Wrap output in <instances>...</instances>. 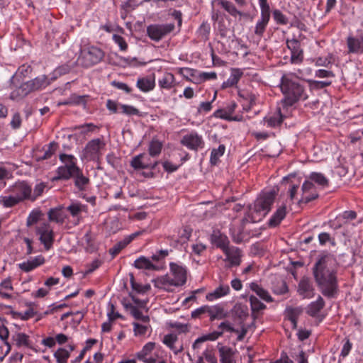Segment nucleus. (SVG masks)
<instances>
[{
  "instance_id": "18",
  "label": "nucleus",
  "mask_w": 363,
  "mask_h": 363,
  "mask_svg": "<svg viewBox=\"0 0 363 363\" xmlns=\"http://www.w3.org/2000/svg\"><path fill=\"white\" fill-rule=\"evenodd\" d=\"M297 292L303 298H311L313 297L314 288L308 278H303L298 283Z\"/></svg>"
},
{
  "instance_id": "62",
  "label": "nucleus",
  "mask_w": 363,
  "mask_h": 363,
  "mask_svg": "<svg viewBox=\"0 0 363 363\" xmlns=\"http://www.w3.org/2000/svg\"><path fill=\"white\" fill-rule=\"evenodd\" d=\"M112 38L114 43L118 45L121 50L125 51L127 50L128 44L121 35L113 34Z\"/></svg>"
},
{
  "instance_id": "24",
  "label": "nucleus",
  "mask_w": 363,
  "mask_h": 363,
  "mask_svg": "<svg viewBox=\"0 0 363 363\" xmlns=\"http://www.w3.org/2000/svg\"><path fill=\"white\" fill-rule=\"evenodd\" d=\"M211 241L212 244L222 250L226 248L230 243L228 237L218 230L213 231L211 235Z\"/></svg>"
},
{
  "instance_id": "13",
  "label": "nucleus",
  "mask_w": 363,
  "mask_h": 363,
  "mask_svg": "<svg viewBox=\"0 0 363 363\" xmlns=\"http://www.w3.org/2000/svg\"><path fill=\"white\" fill-rule=\"evenodd\" d=\"M261 9L260 18L258 19L255 28V34L261 37L265 31L266 27L270 19V9L269 4H259Z\"/></svg>"
},
{
  "instance_id": "5",
  "label": "nucleus",
  "mask_w": 363,
  "mask_h": 363,
  "mask_svg": "<svg viewBox=\"0 0 363 363\" xmlns=\"http://www.w3.org/2000/svg\"><path fill=\"white\" fill-rule=\"evenodd\" d=\"M104 52L95 45H84L81 48L79 55L75 61L76 65L90 68L102 61Z\"/></svg>"
},
{
  "instance_id": "36",
  "label": "nucleus",
  "mask_w": 363,
  "mask_h": 363,
  "mask_svg": "<svg viewBox=\"0 0 363 363\" xmlns=\"http://www.w3.org/2000/svg\"><path fill=\"white\" fill-rule=\"evenodd\" d=\"M174 76L170 72H165L158 80V85L161 89H170L174 85Z\"/></svg>"
},
{
  "instance_id": "41",
  "label": "nucleus",
  "mask_w": 363,
  "mask_h": 363,
  "mask_svg": "<svg viewBox=\"0 0 363 363\" xmlns=\"http://www.w3.org/2000/svg\"><path fill=\"white\" fill-rule=\"evenodd\" d=\"M33 91L38 90L46 87L49 82L48 78L45 75L35 77L34 79L28 81Z\"/></svg>"
},
{
  "instance_id": "37",
  "label": "nucleus",
  "mask_w": 363,
  "mask_h": 363,
  "mask_svg": "<svg viewBox=\"0 0 363 363\" xmlns=\"http://www.w3.org/2000/svg\"><path fill=\"white\" fill-rule=\"evenodd\" d=\"M243 72L240 69H233L228 79L223 82V87H232L238 84Z\"/></svg>"
},
{
  "instance_id": "55",
  "label": "nucleus",
  "mask_w": 363,
  "mask_h": 363,
  "mask_svg": "<svg viewBox=\"0 0 363 363\" xmlns=\"http://www.w3.org/2000/svg\"><path fill=\"white\" fill-rule=\"evenodd\" d=\"M133 332L135 336L138 335H144L148 329V323L140 324L137 322H134L133 323Z\"/></svg>"
},
{
  "instance_id": "16",
  "label": "nucleus",
  "mask_w": 363,
  "mask_h": 363,
  "mask_svg": "<svg viewBox=\"0 0 363 363\" xmlns=\"http://www.w3.org/2000/svg\"><path fill=\"white\" fill-rule=\"evenodd\" d=\"M170 270L172 279L176 286L184 285L186 281V269L178 264L171 263Z\"/></svg>"
},
{
  "instance_id": "61",
  "label": "nucleus",
  "mask_w": 363,
  "mask_h": 363,
  "mask_svg": "<svg viewBox=\"0 0 363 363\" xmlns=\"http://www.w3.org/2000/svg\"><path fill=\"white\" fill-rule=\"evenodd\" d=\"M168 255V250H161L156 252L150 257V259L152 262L159 264L158 263L164 259Z\"/></svg>"
},
{
  "instance_id": "52",
  "label": "nucleus",
  "mask_w": 363,
  "mask_h": 363,
  "mask_svg": "<svg viewBox=\"0 0 363 363\" xmlns=\"http://www.w3.org/2000/svg\"><path fill=\"white\" fill-rule=\"evenodd\" d=\"M304 179V182H308V178L300 172H294L285 176L282 178V182H293V181H301Z\"/></svg>"
},
{
  "instance_id": "3",
  "label": "nucleus",
  "mask_w": 363,
  "mask_h": 363,
  "mask_svg": "<svg viewBox=\"0 0 363 363\" xmlns=\"http://www.w3.org/2000/svg\"><path fill=\"white\" fill-rule=\"evenodd\" d=\"M279 86L284 96L283 101L286 106H292L298 101L308 99L304 87L294 80L292 74H284L281 78Z\"/></svg>"
},
{
  "instance_id": "29",
  "label": "nucleus",
  "mask_w": 363,
  "mask_h": 363,
  "mask_svg": "<svg viewBox=\"0 0 363 363\" xmlns=\"http://www.w3.org/2000/svg\"><path fill=\"white\" fill-rule=\"evenodd\" d=\"M249 288L263 301L267 303H271L274 301V299L269 294V291L264 289L261 285L258 284L257 283H250Z\"/></svg>"
},
{
  "instance_id": "35",
  "label": "nucleus",
  "mask_w": 363,
  "mask_h": 363,
  "mask_svg": "<svg viewBox=\"0 0 363 363\" xmlns=\"http://www.w3.org/2000/svg\"><path fill=\"white\" fill-rule=\"evenodd\" d=\"M312 62L316 67L330 68L334 63V56L333 54L328 53L325 56H320L312 59Z\"/></svg>"
},
{
  "instance_id": "48",
  "label": "nucleus",
  "mask_w": 363,
  "mask_h": 363,
  "mask_svg": "<svg viewBox=\"0 0 363 363\" xmlns=\"http://www.w3.org/2000/svg\"><path fill=\"white\" fill-rule=\"evenodd\" d=\"M214 116L217 118L225 119L230 121H239L241 120V118L239 116H230V114L228 113V110L225 109V108L217 110L214 113Z\"/></svg>"
},
{
  "instance_id": "58",
  "label": "nucleus",
  "mask_w": 363,
  "mask_h": 363,
  "mask_svg": "<svg viewBox=\"0 0 363 363\" xmlns=\"http://www.w3.org/2000/svg\"><path fill=\"white\" fill-rule=\"evenodd\" d=\"M12 172L9 167L4 164H0V180L11 179Z\"/></svg>"
},
{
  "instance_id": "39",
  "label": "nucleus",
  "mask_w": 363,
  "mask_h": 363,
  "mask_svg": "<svg viewBox=\"0 0 363 363\" xmlns=\"http://www.w3.org/2000/svg\"><path fill=\"white\" fill-rule=\"evenodd\" d=\"M325 302L322 297L318 296L315 301L311 303L307 309L308 313L311 316L316 315L323 308Z\"/></svg>"
},
{
  "instance_id": "7",
  "label": "nucleus",
  "mask_w": 363,
  "mask_h": 363,
  "mask_svg": "<svg viewBox=\"0 0 363 363\" xmlns=\"http://www.w3.org/2000/svg\"><path fill=\"white\" fill-rule=\"evenodd\" d=\"M106 150V143L101 138L89 141L82 150L79 157L82 161L98 162Z\"/></svg>"
},
{
  "instance_id": "56",
  "label": "nucleus",
  "mask_w": 363,
  "mask_h": 363,
  "mask_svg": "<svg viewBox=\"0 0 363 363\" xmlns=\"http://www.w3.org/2000/svg\"><path fill=\"white\" fill-rule=\"evenodd\" d=\"M120 108H121V113H123V114L129 116L140 115L139 110L133 106L122 104V106H121Z\"/></svg>"
},
{
  "instance_id": "43",
  "label": "nucleus",
  "mask_w": 363,
  "mask_h": 363,
  "mask_svg": "<svg viewBox=\"0 0 363 363\" xmlns=\"http://www.w3.org/2000/svg\"><path fill=\"white\" fill-rule=\"evenodd\" d=\"M54 357L57 363H67L70 357L69 351L65 348H59L55 353Z\"/></svg>"
},
{
  "instance_id": "32",
  "label": "nucleus",
  "mask_w": 363,
  "mask_h": 363,
  "mask_svg": "<svg viewBox=\"0 0 363 363\" xmlns=\"http://www.w3.org/2000/svg\"><path fill=\"white\" fill-rule=\"evenodd\" d=\"M220 363H234L233 357V350L227 346H223L220 343L218 344Z\"/></svg>"
},
{
  "instance_id": "53",
  "label": "nucleus",
  "mask_w": 363,
  "mask_h": 363,
  "mask_svg": "<svg viewBox=\"0 0 363 363\" xmlns=\"http://www.w3.org/2000/svg\"><path fill=\"white\" fill-rule=\"evenodd\" d=\"M130 284L133 290L135 291L138 293L144 294L150 290V286L149 284L147 285H141L135 281V279L133 274H130Z\"/></svg>"
},
{
  "instance_id": "38",
  "label": "nucleus",
  "mask_w": 363,
  "mask_h": 363,
  "mask_svg": "<svg viewBox=\"0 0 363 363\" xmlns=\"http://www.w3.org/2000/svg\"><path fill=\"white\" fill-rule=\"evenodd\" d=\"M67 211L70 213L72 216L75 219L74 224H79L80 221V214L84 210V206L79 203H72L67 208Z\"/></svg>"
},
{
  "instance_id": "57",
  "label": "nucleus",
  "mask_w": 363,
  "mask_h": 363,
  "mask_svg": "<svg viewBox=\"0 0 363 363\" xmlns=\"http://www.w3.org/2000/svg\"><path fill=\"white\" fill-rule=\"evenodd\" d=\"M330 68L319 69L315 71L314 76L317 78L329 79L335 77L334 73L329 69Z\"/></svg>"
},
{
  "instance_id": "27",
  "label": "nucleus",
  "mask_w": 363,
  "mask_h": 363,
  "mask_svg": "<svg viewBox=\"0 0 363 363\" xmlns=\"http://www.w3.org/2000/svg\"><path fill=\"white\" fill-rule=\"evenodd\" d=\"M208 315L210 320H221L228 317V312L225 311L224 308L220 305L216 304L213 306H208Z\"/></svg>"
},
{
  "instance_id": "8",
  "label": "nucleus",
  "mask_w": 363,
  "mask_h": 363,
  "mask_svg": "<svg viewBox=\"0 0 363 363\" xmlns=\"http://www.w3.org/2000/svg\"><path fill=\"white\" fill-rule=\"evenodd\" d=\"M174 29L173 23L151 24L147 27V34L152 40L158 42L167 36Z\"/></svg>"
},
{
  "instance_id": "63",
  "label": "nucleus",
  "mask_w": 363,
  "mask_h": 363,
  "mask_svg": "<svg viewBox=\"0 0 363 363\" xmlns=\"http://www.w3.org/2000/svg\"><path fill=\"white\" fill-rule=\"evenodd\" d=\"M208 306L204 305L193 311L191 315L192 318H201L203 315L208 314Z\"/></svg>"
},
{
  "instance_id": "31",
  "label": "nucleus",
  "mask_w": 363,
  "mask_h": 363,
  "mask_svg": "<svg viewBox=\"0 0 363 363\" xmlns=\"http://www.w3.org/2000/svg\"><path fill=\"white\" fill-rule=\"evenodd\" d=\"M137 87L143 92H148L155 86V76L139 78L137 81Z\"/></svg>"
},
{
  "instance_id": "6",
  "label": "nucleus",
  "mask_w": 363,
  "mask_h": 363,
  "mask_svg": "<svg viewBox=\"0 0 363 363\" xmlns=\"http://www.w3.org/2000/svg\"><path fill=\"white\" fill-rule=\"evenodd\" d=\"M60 160L63 165L59 167L57 169V174L55 179H79L81 173L79 167L77 166V158L72 155L61 154Z\"/></svg>"
},
{
  "instance_id": "23",
  "label": "nucleus",
  "mask_w": 363,
  "mask_h": 363,
  "mask_svg": "<svg viewBox=\"0 0 363 363\" xmlns=\"http://www.w3.org/2000/svg\"><path fill=\"white\" fill-rule=\"evenodd\" d=\"M211 5L213 9H215L216 7H220L233 16L241 14L232 2L226 0H213Z\"/></svg>"
},
{
  "instance_id": "34",
  "label": "nucleus",
  "mask_w": 363,
  "mask_h": 363,
  "mask_svg": "<svg viewBox=\"0 0 363 363\" xmlns=\"http://www.w3.org/2000/svg\"><path fill=\"white\" fill-rule=\"evenodd\" d=\"M48 216L50 221L60 224L63 223L65 219V215L62 211V207L50 209Z\"/></svg>"
},
{
  "instance_id": "28",
  "label": "nucleus",
  "mask_w": 363,
  "mask_h": 363,
  "mask_svg": "<svg viewBox=\"0 0 363 363\" xmlns=\"http://www.w3.org/2000/svg\"><path fill=\"white\" fill-rule=\"evenodd\" d=\"M153 283L155 287L167 291H172L173 290V287L176 286L174 284V281L172 279V277L169 275L157 277L153 281Z\"/></svg>"
},
{
  "instance_id": "44",
  "label": "nucleus",
  "mask_w": 363,
  "mask_h": 363,
  "mask_svg": "<svg viewBox=\"0 0 363 363\" xmlns=\"http://www.w3.org/2000/svg\"><path fill=\"white\" fill-rule=\"evenodd\" d=\"M313 189V183H303L302 185V191H303V196L302 200L305 202H309L313 199H315L318 195L315 194H309L308 191Z\"/></svg>"
},
{
  "instance_id": "42",
  "label": "nucleus",
  "mask_w": 363,
  "mask_h": 363,
  "mask_svg": "<svg viewBox=\"0 0 363 363\" xmlns=\"http://www.w3.org/2000/svg\"><path fill=\"white\" fill-rule=\"evenodd\" d=\"M130 314L134 317L135 319L140 320L143 323H148L150 318L148 315H143L142 312L135 306L130 305L129 307Z\"/></svg>"
},
{
  "instance_id": "9",
  "label": "nucleus",
  "mask_w": 363,
  "mask_h": 363,
  "mask_svg": "<svg viewBox=\"0 0 363 363\" xmlns=\"http://www.w3.org/2000/svg\"><path fill=\"white\" fill-rule=\"evenodd\" d=\"M36 234L39 236V240L46 250L52 247L55 234L50 223L47 222L40 223L36 228Z\"/></svg>"
},
{
  "instance_id": "60",
  "label": "nucleus",
  "mask_w": 363,
  "mask_h": 363,
  "mask_svg": "<svg viewBox=\"0 0 363 363\" xmlns=\"http://www.w3.org/2000/svg\"><path fill=\"white\" fill-rule=\"evenodd\" d=\"M41 216V212L39 210H33L30 212L27 218L26 223L28 226L36 223Z\"/></svg>"
},
{
  "instance_id": "17",
  "label": "nucleus",
  "mask_w": 363,
  "mask_h": 363,
  "mask_svg": "<svg viewBox=\"0 0 363 363\" xmlns=\"http://www.w3.org/2000/svg\"><path fill=\"white\" fill-rule=\"evenodd\" d=\"M225 255V262H228V267L238 266L241 262V251L236 247L228 246L223 250Z\"/></svg>"
},
{
  "instance_id": "47",
  "label": "nucleus",
  "mask_w": 363,
  "mask_h": 363,
  "mask_svg": "<svg viewBox=\"0 0 363 363\" xmlns=\"http://www.w3.org/2000/svg\"><path fill=\"white\" fill-rule=\"evenodd\" d=\"M162 144L159 140H152L149 145L148 152L151 157L158 156L162 151Z\"/></svg>"
},
{
  "instance_id": "59",
  "label": "nucleus",
  "mask_w": 363,
  "mask_h": 363,
  "mask_svg": "<svg viewBox=\"0 0 363 363\" xmlns=\"http://www.w3.org/2000/svg\"><path fill=\"white\" fill-rule=\"evenodd\" d=\"M56 150V144L50 143L46 149H45L42 155L38 157V160H47L50 159L55 153Z\"/></svg>"
},
{
  "instance_id": "15",
  "label": "nucleus",
  "mask_w": 363,
  "mask_h": 363,
  "mask_svg": "<svg viewBox=\"0 0 363 363\" xmlns=\"http://www.w3.org/2000/svg\"><path fill=\"white\" fill-rule=\"evenodd\" d=\"M157 162H152L150 156L145 153L139 154L133 157L130 161V166L134 169H153L156 167Z\"/></svg>"
},
{
  "instance_id": "50",
  "label": "nucleus",
  "mask_w": 363,
  "mask_h": 363,
  "mask_svg": "<svg viewBox=\"0 0 363 363\" xmlns=\"http://www.w3.org/2000/svg\"><path fill=\"white\" fill-rule=\"evenodd\" d=\"M308 83L311 89L319 90L330 86L332 82L329 80L318 81L309 79Z\"/></svg>"
},
{
  "instance_id": "33",
  "label": "nucleus",
  "mask_w": 363,
  "mask_h": 363,
  "mask_svg": "<svg viewBox=\"0 0 363 363\" xmlns=\"http://www.w3.org/2000/svg\"><path fill=\"white\" fill-rule=\"evenodd\" d=\"M13 288L11 278H6L0 283V296L5 299H10L12 297L11 291Z\"/></svg>"
},
{
  "instance_id": "4",
  "label": "nucleus",
  "mask_w": 363,
  "mask_h": 363,
  "mask_svg": "<svg viewBox=\"0 0 363 363\" xmlns=\"http://www.w3.org/2000/svg\"><path fill=\"white\" fill-rule=\"evenodd\" d=\"M218 328L222 330L213 331L196 339L192 345L193 349L196 350L200 348L201 345L204 342L216 340L223 335L225 331L236 334L237 340L242 341L245 338L248 330L247 326L242 321L240 323V328H235L233 325L228 320L220 323L218 325Z\"/></svg>"
},
{
  "instance_id": "10",
  "label": "nucleus",
  "mask_w": 363,
  "mask_h": 363,
  "mask_svg": "<svg viewBox=\"0 0 363 363\" xmlns=\"http://www.w3.org/2000/svg\"><path fill=\"white\" fill-rule=\"evenodd\" d=\"M28 191L25 183H19L16 186V193L13 195L1 196L0 203L6 208L13 207L30 196Z\"/></svg>"
},
{
  "instance_id": "45",
  "label": "nucleus",
  "mask_w": 363,
  "mask_h": 363,
  "mask_svg": "<svg viewBox=\"0 0 363 363\" xmlns=\"http://www.w3.org/2000/svg\"><path fill=\"white\" fill-rule=\"evenodd\" d=\"M272 290L274 294L277 295H282L288 291V287L284 281L279 279L276 283L273 284Z\"/></svg>"
},
{
  "instance_id": "51",
  "label": "nucleus",
  "mask_w": 363,
  "mask_h": 363,
  "mask_svg": "<svg viewBox=\"0 0 363 363\" xmlns=\"http://www.w3.org/2000/svg\"><path fill=\"white\" fill-rule=\"evenodd\" d=\"M249 301L253 312H258L266 308V306L254 295L250 296Z\"/></svg>"
},
{
  "instance_id": "22",
  "label": "nucleus",
  "mask_w": 363,
  "mask_h": 363,
  "mask_svg": "<svg viewBox=\"0 0 363 363\" xmlns=\"http://www.w3.org/2000/svg\"><path fill=\"white\" fill-rule=\"evenodd\" d=\"M283 118L284 116L279 108L274 113H269L264 118V125L269 128H277L281 124Z\"/></svg>"
},
{
  "instance_id": "14",
  "label": "nucleus",
  "mask_w": 363,
  "mask_h": 363,
  "mask_svg": "<svg viewBox=\"0 0 363 363\" xmlns=\"http://www.w3.org/2000/svg\"><path fill=\"white\" fill-rule=\"evenodd\" d=\"M155 347L156 344L155 342H148L143 347L141 350L135 354V357L144 363H156L158 355L156 354H152Z\"/></svg>"
},
{
  "instance_id": "1",
  "label": "nucleus",
  "mask_w": 363,
  "mask_h": 363,
  "mask_svg": "<svg viewBox=\"0 0 363 363\" xmlns=\"http://www.w3.org/2000/svg\"><path fill=\"white\" fill-rule=\"evenodd\" d=\"M337 263L330 254H322L313 267L315 281L321 293L328 298H333L337 293Z\"/></svg>"
},
{
  "instance_id": "11",
  "label": "nucleus",
  "mask_w": 363,
  "mask_h": 363,
  "mask_svg": "<svg viewBox=\"0 0 363 363\" xmlns=\"http://www.w3.org/2000/svg\"><path fill=\"white\" fill-rule=\"evenodd\" d=\"M181 144L191 150L196 151L203 147L204 141L197 132L191 131L182 137Z\"/></svg>"
},
{
  "instance_id": "25",
  "label": "nucleus",
  "mask_w": 363,
  "mask_h": 363,
  "mask_svg": "<svg viewBox=\"0 0 363 363\" xmlns=\"http://www.w3.org/2000/svg\"><path fill=\"white\" fill-rule=\"evenodd\" d=\"M44 262L45 258L42 255H38L33 258H30L26 262L20 263L18 267L21 270L28 272L42 265Z\"/></svg>"
},
{
  "instance_id": "54",
  "label": "nucleus",
  "mask_w": 363,
  "mask_h": 363,
  "mask_svg": "<svg viewBox=\"0 0 363 363\" xmlns=\"http://www.w3.org/2000/svg\"><path fill=\"white\" fill-rule=\"evenodd\" d=\"M216 91L214 94V96L211 100V101H206L201 102L198 106L197 111L199 113H208L212 109V102L215 101L216 98Z\"/></svg>"
},
{
  "instance_id": "46",
  "label": "nucleus",
  "mask_w": 363,
  "mask_h": 363,
  "mask_svg": "<svg viewBox=\"0 0 363 363\" xmlns=\"http://www.w3.org/2000/svg\"><path fill=\"white\" fill-rule=\"evenodd\" d=\"M225 150L224 145H220L218 148L213 149L211 152L210 162L212 164H216L219 158L223 155Z\"/></svg>"
},
{
  "instance_id": "49",
  "label": "nucleus",
  "mask_w": 363,
  "mask_h": 363,
  "mask_svg": "<svg viewBox=\"0 0 363 363\" xmlns=\"http://www.w3.org/2000/svg\"><path fill=\"white\" fill-rule=\"evenodd\" d=\"M13 341L18 347H28L29 337L25 333H18L13 336Z\"/></svg>"
},
{
  "instance_id": "21",
  "label": "nucleus",
  "mask_w": 363,
  "mask_h": 363,
  "mask_svg": "<svg viewBox=\"0 0 363 363\" xmlns=\"http://www.w3.org/2000/svg\"><path fill=\"white\" fill-rule=\"evenodd\" d=\"M347 44L349 53L363 52V35L357 37H348Z\"/></svg>"
},
{
  "instance_id": "2",
  "label": "nucleus",
  "mask_w": 363,
  "mask_h": 363,
  "mask_svg": "<svg viewBox=\"0 0 363 363\" xmlns=\"http://www.w3.org/2000/svg\"><path fill=\"white\" fill-rule=\"evenodd\" d=\"M277 194V191L275 189L262 191L256 199L253 206L250 207L244 219L247 222L252 223H257L262 220L271 210Z\"/></svg>"
},
{
  "instance_id": "19",
  "label": "nucleus",
  "mask_w": 363,
  "mask_h": 363,
  "mask_svg": "<svg viewBox=\"0 0 363 363\" xmlns=\"http://www.w3.org/2000/svg\"><path fill=\"white\" fill-rule=\"evenodd\" d=\"M287 213V204L286 203H283L281 205L277 206V210L272 214L270 219L268 221V224L269 227H277L278 226L281 222L284 219Z\"/></svg>"
},
{
  "instance_id": "12",
  "label": "nucleus",
  "mask_w": 363,
  "mask_h": 363,
  "mask_svg": "<svg viewBox=\"0 0 363 363\" xmlns=\"http://www.w3.org/2000/svg\"><path fill=\"white\" fill-rule=\"evenodd\" d=\"M286 46L291 52L290 61L292 64L299 65L303 61V50L300 42L296 39H287Z\"/></svg>"
},
{
  "instance_id": "20",
  "label": "nucleus",
  "mask_w": 363,
  "mask_h": 363,
  "mask_svg": "<svg viewBox=\"0 0 363 363\" xmlns=\"http://www.w3.org/2000/svg\"><path fill=\"white\" fill-rule=\"evenodd\" d=\"M133 266L138 269L148 271H159L162 267L157 264L152 262V260L145 256H140L134 262Z\"/></svg>"
},
{
  "instance_id": "64",
  "label": "nucleus",
  "mask_w": 363,
  "mask_h": 363,
  "mask_svg": "<svg viewBox=\"0 0 363 363\" xmlns=\"http://www.w3.org/2000/svg\"><path fill=\"white\" fill-rule=\"evenodd\" d=\"M162 342L164 345L171 349L175 344L177 343L178 337L174 334H168L164 335Z\"/></svg>"
},
{
  "instance_id": "40",
  "label": "nucleus",
  "mask_w": 363,
  "mask_h": 363,
  "mask_svg": "<svg viewBox=\"0 0 363 363\" xmlns=\"http://www.w3.org/2000/svg\"><path fill=\"white\" fill-rule=\"evenodd\" d=\"M26 189H27L28 194L30 195L29 196L26 197V199L30 200V201H35L37 197L40 196L42 193L43 192V190L45 189L44 183H38L35 185V187L32 191V189L30 186H28L26 183H25Z\"/></svg>"
},
{
  "instance_id": "30",
  "label": "nucleus",
  "mask_w": 363,
  "mask_h": 363,
  "mask_svg": "<svg viewBox=\"0 0 363 363\" xmlns=\"http://www.w3.org/2000/svg\"><path fill=\"white\" fill-rule=\"evenodd\" d=\"M33 91L28 81L22 84L19 87L13 90L10 94L12 100H19Z\"/></svg>"
},
{
  "instance_id": "26",
  "label": "nucleus",
  "mask_w": 363,
  "mask_h": 363,
  "mask_svg": "<svg viewBox=\"0 0 363 363\" xmlns=\"http://www.w3.org/2000/svg\"><path fill=\"white\" fill-rule=\"evenodd\" d=\"M230 291V287L228 284H220L213 291L206 294V299L208 301H214L228 295Z\"/></svg>"
}]
</instances>
